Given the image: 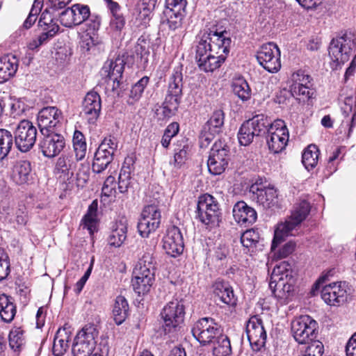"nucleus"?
Wrapping results in <instances>:
<instances>
[{
    "instance_id": "1",
    "label": "nucleus",
    "mask_w": 356,
    "mask_h": 356,
    "mask_svg": "<svg viewBox=\"0 0 356 356\" xmlns=\"http://www.w3.org/2000/svg\"><path fill=\"white\" fill-rule=\"evenodd\" d=\"M231 40L223 32L204 29L198 35L195 58L200 69L213 72L225 61Z\"/></svg>"
},
{
    "instance_id": "31",
    "label": "nucleus",
    "mask_w": 356,
    "mask_h": 356,
    "mask_svg": "<svg viewBox=\"0 0 356 356\" xmlns=\"http://www.w3.org/2000/svg\"><path fill=\"white\" fill-rule=\"evenodd\" d=\"M30 161L19 160L15 162L13 169V179L19 185L27 183L31 177Z\"/></svg>"
},
{
    "instance_id": "12",
    "label": "nucleus",
    "mask_w": 356,
    "mask_h": 356,
    "mask_svg": "<svg viewBox=\"0 0 356 356\" xmlns=\"http://www.w3.org/2000/svg\"><path fill=\"white\" fill-rule=\"evenodd\" d=\"M229 149L222 140L216 141L211 149L207 166L209 172L213 175L222 174L228 165Z\"/></svg>"
},
{
    "instance_id": "34",
    "label": "nucleus",
    "mask_w": 356,
    "mask_h": 356,
    "mask_svg": "<svg viewBox=\"0 0 356 356\" xmlns=\"http://www.w3.org/2000/svg\"><path fill=\"white\" fill-rule=\"evenodd\" d=\"M247 122L257 136L268 133V129L273 124L271 120L263 114L257 115Z\"/></svg>"
},
{
    "instance_id": "45",
    "label": "nucleus",
    "mask_w": 356,
    "mask_h": 356,
    "mask_svg": "<svg viewBox=\"0 0 356 356\" xmlns=\"http://www.w3.org/2000/svg\"><path fill=\"white\" fill-rule=\"evenodd\" d=\"M259 240V233L253 229L246 230L241 236V243L248 252H253V248L258 243Z\"/></svg>"
},
{
    "instance_id": "62",
    "label": "nucleus",
    "mask_w": 356,
    "mask_h": 356,
    "mask_svg": "<svg viewBox=\"0 0 356 356\" xmlns=\"http://www.w3.org/2000/svg\"><path fill=\"white\" fill-rule=\"evenodd\" d=\"M216 135H217V134H213L211 131H205V129L203 127L199 139L200 147L201 148H207Z\"/></svg>"
},
{
    "instance_id": "5",
    "label": "nucleus",
    "mask_w": 356,
    "mask_h": 356,
    "mask_svg": "<svg viewBox=\"0 0 356 356\" xmlns=\"http://www.w3.org/2000/svg\"><path fill=\"white\" fill-rule=\"evenodd\" d=\"M310 209V204L306 200H301L294 206L290 217L284 222L277 225L272 242V249L275 248L284 237L293 235L292 232L305 220L309 213Z\"/></svg>"
},
{
    "instance_id": "4",
    "label": "nucleus",
    "mask_w": 356,
    "mask_h": 356,
    "mask_svg": "<svg viewBox=\"0 0 356 356\" xmlns=\"http://www.w3.org/2000/svg\"><path fill=\"white\" fill-rule=\"evenodd\" d=\"M78 161L72 155H62L57 159L55 170L64 181L83 187L89 179V169L87 165L80 164L76 172Z\"/></svg>"
},
{
    "instance_id": "39",
    "label": "nucleus",
    "mask_w": 356,
    "mask_h": 356,
    "mask_svg": "<svg viewBox=\"0 0 356 356\" xmlns=\"http://www.w3.org/2000/svg\"><path fill=\"white\" fill-rule=\"evenodd\" d=\"M69 336L65 329H59L54 337L53 353L55 356H62L68 348Z\"/></svg>"
},
{
    "instance_id": "33",
    "label": "nucleus",
    "mask_w": 356,
    "mask_h": 356,
    "mask_svg": "<svg viewBox=\"0 0 356 356\" xmlns=\"http://www.w3.org/2000/svg\"><path fill=\"white\" fill-rule=\"evenodd\" d=\"M112 312L117 325H121L126 320L129 314V305L124 296L116 297Z\"/></svg>"
},
{
    "instance_id": "30",
    "label": "nucleus",
    "mask_w": 356,
    "mask_h": 356,
    "mask_svg": "<svg viewBox=\"0 0 356 356\" xmlns=\"http://www.w3.org/2000/svg\"><path fill=\"white\" fill-rule=\"evenodd\" d=\"M17 67L18 60L15 56L7 55L0 58V83L14 76Z\"/></svg>"
},
{
    "instance_id": "17",
    "label": "nucleus",
    "mask_w": 356,
    "mask_h": 356,
    "mask_svg": "<svg viewBox=\"0 0 356 356\" xmlns=\"http://www.w3.org/2000/svg\"><path fill=\"white\" fill-rule=\"evenodd\" d=\"M160 222L161 212L157 207L152 204L145 207L137 225L139 234L143 238L148 237L150 232L159 227Z\"/></svg>"
},
{
    "instance_id": "36",
    "label": "nucleus",
    "mask_w": 356,
    "mask_h": 356,
    "mask_svg": "<svg viewBox=\"0 0 356 356\" xmlns=\"http://www.w3.org/2000/svg\"><path fill=\"white\" fill-rule=\"evenodd\" d=\"M185 11L165 9L162 23L167 24L169 29L175 31L181 26Z\"/></svg>"
},
{
    "instance_id": "23",
    "label": "nucleus",
    "mask_w": 356,
    "mask_h": 356,
    "mask_svg": "<svg viewBox=\"0 0 356 356\" xmlns=\"http://www.w3.org/2000/svg\"><path fill=\"white\" fill-rule=\"evenodd\" d=\"M102 108L101 98L95 91L88 92L82 103V113L90 124H95Z\"/></svg>"
},
{
    "instance_id": "26",
    "label": "nucleus",
    "mask_w": 356,
    "mask_h": 356,
    "mask_svg": "<svg viewBox=\"0 0 356 356\" xmlns=\"http://www.w3.org/2000/svg\"><path fill=\"white\" fill-rule=\"evenodd\" d=\"M232 213L237 223L244 226L253 224L257 218L256 211L243 201H239L234 204Z\"/></svg>"
},
{
    "instance_id": "29",
    "label": "nucleus",
    "mask_w": 356,
    "mask_h": 356,
    "mask_svg": "<svg viewBox=\"0 0 356 356\" xmlns=\"http://www.w3.org/2000/svg\"><path fill=\"white\" fill-rule=\"evenodd\" d=\"M213 293L216 297L226 305H234L236 304L233 289L227 282L222 280H216L213 285Z\"/></svg>"
},
{
    "instance_id": "10",
    "label": "nucleus",
    "mask_w": 356,
    "mask_h": 356,
    "mask_svg": "<svg viewBox=\"0 0 356 356\" xmlns=\"http://www.w3.org/2000/svg\"><path fill=\"white\" fill-rule=\"evenodd\" d=\"M99 331L93 324L85 325L80 330L72 346L74 356H90L95 350Z\"/></svg>"
},
{
    "instance_id": "37",
    "label": "nucleus",
    "mask_w": 356,
    "mask_h": 356,
    "mask_svg": "<svg viewBox=\"0 0 356 356\" xmlns=\"http://www.w3.org/2000/svg\"><path fill=\"white\" fill-rule=\"evenodd\" d=\"M224 121V112L220 109L216 110L212 113L203 127H204L205 131H211L213 134H218L222 131Z\"/></svg>"
},
{
    "instance_id": "60",
    "label": "nucleus",
    "mask_w": 356,
    "mask_h": 356,
    "mask_svg": "<svg viewBox=\"0 0 356 356\" xmlns=\"http://www.w3.org/2000/svg\"><path fill=\"white\" fill-rule=\"evenodd\" d=\"M186 6V0H165V9L185 11Z\"/></svg>"
},
{
    "instance_id": "13",
    "label": "nucleus",
    "mask_w": 356,
    "mask_h": 356,
    "mask_svg": "<svg viewBox=\"0 0 356 356\" xmlns=\"http://www.w3.org/2000/svg\"><path fill=\"white\" fill-rule=\"evenodd\" d=\"M13 135L16 147L22 152H27L35 143L37 129L31 121L23 120L18 123Z\"/></svg>"
},
{
    "instance_id": "11",
    "label": "nucleus",
    "mask_w": 356,
    "mask_h": 356,
    "mask_svg": "<svg viewBox=\"0 0 356 356\" xmlns=\"http://www.w3.org/2000/svg\"><path fill=\"white\" fill-rule=\"evenodd\" d=\"M317 322L308 315L296 318L291 322V333L294 339L300 344L309 343L317 337Z\"/></svg>"
},
{
    "instance_id": "2",
    "label": "nucleus",
    "mask_w": 356,
    "mask_h": 356,
    "mask_svg": "<svg viewBox=\"0 0 356 356\" xmlns=\"http://www.w3.org/2000/svg\"><path fill=\"white\" fill-rule=\"evenodd\" d=\"M182 67L179 65L174 68L170 78L168 89L163 103L155 111L159 120H168L177 111L182 95Z\"/></svg>"
},
{
    "instance_id": "24",
    "label": "nucleus",
    "mask_w": 356,
    "mask_h": 356,
    "mask_svg": "<svg viewBox=\"0 0 356 356\" xmlns=\"http://www.w3.org/2000/svg\"><path fill=\"white\" fill-rule=\"evenodd\" d=\"M250 191L252 192V198L264 209H270L277 205V194L273 187L259 188L257 185H252Z\"/></svg>"
},
{
    "instance_id": "46",
    "label": "nucleus",
    "mask_w": 356,
    "mask_h": 356,
    "mask_svg": "<svg viewBox=\"0 0 356 356\" xmlns=\"http://www.w3.org/2000/svg\"><path fill=\"white\" fill-rule=\"evenodd\" d=\"M213 351L218 356H227L232 353L230 341L227 336L218 334Z\"/></svg>"
},
{
    "instance_id": "19",
    "label": "nucleus",
    "mask_w": 356,
    "mask_h": 356,
    "mask_svg": "<svg viewBox=\"0 0 356 356\" xmlns=\"http://www.w3.org/2000/svg\"><path fill=\"white\" fill-rule=\"evenodd\" d=\"M39 147L42 154L48 158H53L60 154L65 145L64 137L55 131L41 134Z\"/></svg>"
},
{
    "instance_id": "8",
    "label": "nucleus",
    "mask_w": 356,
    "mask_h": 356,
    "mask_svg": "<svg viewBox=\"0 0 356 356\" xmlns=\"http://www.w3.org/2000/svg\"><path fill=\"white\" fill-rule=\"evenodd\" d=\"M197 218L202 223L211 227L218 225L220 210L219 204L213 196L205 193L198 197Z\"/></svg>"
},
{
    "instance_id": "41",
    "label": "nucleus",
    "mask_w": 356,
    "mask_h": 356,
    "mask_svg": "<svg viewBox=\"0 0 356 356\" xmlns=\"http://www.w3.org/2000/svg\"><path fill=\"white\" fill-rule=\"evenodd\" d=\"M232 90L243 102H246L251 98L252 91L248 82L243 78L235 79L232 83Z\"/></svg>"
},
{
    "instance_id": "64",
    "label": "nucleus",
    "mask_w": 356,
    "mask_h": 356,
    "mask_svg": "<svg viewBox=\"0 0 356 356\" xmlns=\"http://www.w3.org/2000/svg\"><path fill=\"white\" fill-rule=\"evenodd\" d=\"M345 351L346 356H356V332L346 343Z\"/></svg>"
},
{
    "instance_id": "6",
    "label": "nucleus",
    "mask_w": 356,
    "mask_h": 356,
    "mask_svg": "<svg viewBox=\"0 0 356 356\" xmlns=\"http://www.w3.org/2000/svg\"><path fill=\"white\" fill-rule=\"evenodd\" d=\"M160 316L165 334L177 332L184 321L185 307L183 302L177 299L170 301L162 309Z\"/></svg>"
},
{
    "instance_id": "16",
    "label": "nucleus",
    "mask_w": 356,
    "mask_h": 356,
    "mask_svg": "<svg viewBox=\"0 0 356 356\" xmlns=\"http://www.w3.org/2000/svg\"><path fill=\"white\" fill-rule=\"evenodd\" d=\"M259 63L268 72H277L281 68L280 51L276 44H263L257 54Z\"/></svg>"
},
{
    "instance_id": "9",
    "label": "nucleus",
    "mask_w": 356,
    "mask_h": 356,
    "mask_svg": "<svg viewBox=\"0 0 356 356\" xmlns=\"http://www.w3.org/2000/svg\"><path fill=\"white\" fill-rule=\"evenodd\" d=\"M355 47L353 39L347 36L333 39L329 46V56L331 59V67L334 70L340 68L347 62Z\"/></svg>"
},
{
    "instance_id": "47",
    "label": "nucleus",
    "mask_w": 356,
    "mask_h": 356,
    "mask_svg": "<svg viewBox=\"0 0 356 356\" xmlns=\"http://www.w3.org/2000/svg\"><path fill=\"white\" fill-rule=\"evenodd\" d=\"M257 136L247 121L244 122L238 132V140L241 145H249Z\"/></svg>"
},
{
    "instance_id": "18",
    "label": "nucleus",
    "mask_w": 356,
    "mask_h": 356,
    "mask_svg": "<svg viewBox=\"0 0 356 356\" xmlns=\"http://www.w3.org/2000/svg\"><path fill=\"white\" fill-rule=\"evenodd\" d=\"M63 119L62 112L55 106L42 108L38 114V125L41 134L55 131L60 127Z\"/></svg>"
},
{
    "instance_id": "43",
    "label": "nucleus",
    "mask_w": 356,
    "mask_h": 356,
    "mask_svg": "<svg viewBox=\"0 0 356 356\" xmlns=\"http://www.w3.org/2000/svg\"><path fill=\"white\" fill-rule=\"evenodd\" d=\"M72 141L76 160H82L86 156L87 149L84 136L76 130L74 133Z\"/></svg>"
},
{
    "instance_id": "25",
    "label": "nucleus",
    "mask_w": 356,
    "mask_h": 356,
    "mask_svg": "<svg viewBox=\"0 0 356 356\" xmlns=\"http://www.w3.org/2000/svg\"><path fill=\"white\" fill-rule=\"evenodd\" d=\"M124 67V61L122 58L118 57L114 60H107L103 67L102 73L113 82L112 90H115L120 86V79Z\"/></svg>"
},
{
    "instance_id": "7",
    "label": "nucleus",
    "mask_w": 356,
    "mask_h": 356,
    "mask_svg": "<svg viewBox=\"0 0 356 356\" xmlns=\"http://www.w3.org/2000/svg\"><path fill=\"white\" fill-rule=\"evenodd\" d=\"M136 270L135 293L140 296L149 291L154 281V266L150 253H145L139 259Z\"/></svg>"
},
{
    "instance_id": "53",
    "label": "nucleus",
    "mask_w": 356,
    "mask_h": 356,
    "mask_svg": "<svg viewBox=\"0 0 356 356\" xmlns=\"http://www.w3.org/2000/svg\"><path fill=\"white\" fill-rule=\"evenodd\" d=\"M309 345L304 351L308 356H322L324 352V346L318 340H309Z\"/></svg>"
},
{
    "instance_id": "38",
    "label": "nucleus",
    "mask_w": 356,
    "mask_h": 356,
    "mask_svg": "<svg viewBox=\"0 0 356 356\" xmlns=\"http://www.w3.org/2000/svg\"><path fill=\"white\" fill-rule=\"evenodd\" d=\"M320 152L315 145H309L303 152L302 163L307 170L314 169L318 164Z\"/></svg>"
},
{
    "instance_id": "49",
    "label": "nucleus",
    "mask_w": 356,
    "mask_h": 356,
    "mask_svg": "<svg viewBox=\"0 0 356 356\" xmlns=\"http://www.w3.org/2000/svg\"><path fill=\"white\" fill-rule=\"evenodd\" d=\"M311 84L307 86H290V92L293 97L299 100L305 101L309 99L314 95V90L311 88Z\"/></svg>"
},
{
    "instance_id": "14",
    "label": "nucleus",
    "mask_w": 356,
    "mask_h": 356,
    "mask_svg": "<svg viewBox=\"0 0 356 356\" xmlns=\"http://www.w3.org/2000/svg\"><path fill=\"white\" fill-rule=\"evenodd\" d=\"M220 332V326L209 317L198 320L192 329L193 337L203 346L212 343Z\"/></svg>"
},
{
    "instance_id": "20",
    "label": "nucleus",
    "mask_w": 356,
    "mask_h": 356,
    "mask_svg": "<svg viewBox=\"0 0 356 356\" xmlns=\"http://www.w3.org/2000/svg\"><path fill=\"white\" fill-rule=\"evenodd\" d=\"M246 334L252 347L259 350L264 346L267 334L262 320L258 316H252L246 325Z\"/></svg>"
},
{
    "instance_id": "54",
    "label": "nucleus",
    "mask_w": 356,
    "mask_h": 356,
    "mask_svg": "<svg viewBox=\"0 0 356 356\" xmlns=\"http://www.w3.org/2000/svg\"><path fill=\"white\" fill-rule=\"evenodd\" d=\"M10 271L9 257L6 252L0 248V281L6 279Z\"/></svg>"
},
{
    "instance_id": "50",
    "label": "nucleus",
    "mask_w": 356,
    "mask_h": 356,
    "mask_svg": "<svg viewBox=\"0 0 356 356\" xmlns=\"http://www.w3.org/2000/svg\"><path fill=\"white\" fill-rule=\"evenodd\" d=\"M8 338L10 348L14 350H18L24 343L23 330L20 327L11 330Z\"/></svg>"
},
{
    "instance_id": "59",
    "label": "nucleus",
    "mask_w": 356,
    "mask_h": 356,
    "mask_svg": "<svg viewBox=\"0 0 356 356\" xmlns=\"http://www.w3.org/2000/svg\"><path fill=\"white\" fill-rule=\"evenodd\" d=\"M86 25L88 26L86 29V32L91 33V34H94V33L97 31L100 26L101 19L99 16L96 15H90L89 18L86 21Z\"/></svg>"
},
{
    "instance_id": "3",
    "label": "nucleus",
    "mask_w": 356,
    "mask_h": 356,
    "mask_svg": "<svg viewBox=\"0 0 356 356\" xmlns=\"http://www.w3.org/2000/svg\"><path fill=\"white\" fill-rule=\"evenodd\" d=\"M269 287L280 305L288 303L293 294L292 270L288 263L282 262L273 268Z\"/></svg>"
},
{
    "instance_id": "40",
    "label": "nucleus",
    "mask_w": 356,
    "mask_h": 356,
    "mask_svg": "<svg viewBox=\"0 0 356 356\" xmlns=\"http://www.w3.org/2000/svg\"><path fill=\"white\" fill-rule=\"evenodd\" d=\"M127 227L120 222L116 223L108 238V243L111 246L120 247L127 238Z\"/></svg>"
},
{
    "instance_id": "51",
    "label": "nucleus",
    "mask_w": 356,
    "mask_h": 356,
    "mask_svg": "<svg viewBox=\"0 0 356 356\" xmlns=\"http://www.w3.org/2000/svg\"><path fill=\"white\" fill-rule=\"evenodd\" d=\"M179 130V125L177 122H172L167 127L161 139V144L163 147H168L172 138L178 134Z\"/></svg>"
},
{
    "instance_id": "15",
    "label": "nucleus",
    "mask_w": 356,
    "mask_h": 356,
    "mask_svg": "<svg viewBox=\"0 0 356 356\" xmlns=\"http://www.w3.org/2000/svg\"><path fill=\"white\" fill-rule=\"evenodd\" d=\"M289 141V131L284 121L277 119L268 129L266 142L269 149L274 154L282 152Z\"/></svg>"
},
{
    "instance_id": "27",
    "label": "nucleus",
    "mask_w": 356,
    "mask_h": 356,
    "mask_svg": "<svg viewBox=\"0 0 356 356\" xmlns=\"http://www.w3.org/2000/svg\"><path fill=\"white\" fill-rule=\"evenodd\" d=\"M135 4V25L141 29L146 28L151 19L154 1L136 0Z\"/></svg>"
},
{
    "instance_id": "21",
    "label": "nucleus",
    "mask_w": 356,
    "mask_h": 356,
    "mask_svg": "<svg viewBox=\"0 0 356 356\" xmlns=\"http://www.w3.org/2000/svg\"><path fill=\"white\" fill-rule=\"evenodd\" d=\"M321 295L326 304L331 306L339 305L347 300V285L342 282L329 284L323 287Z\"/></svg>"
},
{
    "instance_id": "56",
    "label": "nucleus",
    "mask_w": 356,
    "mask_h": 356,
    "mask_svg": "<svg viewBox=\"0 0 356 356\" xmlns=\"http://www.w3.org/2000/svg\"><path fill=\"white\" fill-rule=\"evenodd\" d=\"M118 148V143L115 138H105L104 140L99 145L97 149L102 151L104 153H107L112 156L114 155Z\"/></svg>"
},
{
    "instance_id": "57",
    "label": "nucleus",
    "mask_w": 356,
    "mask_h": 356,
    "mask_svg": "<svg viewBox=\"0 0 356 356\" xmlns=\"http://www.w3.org/2000/svg\"><path fill=\"white\" fill-rule=\"evenodd\" d=\"M115 185V177L112 175L107 177L102 188V195L107 197L115 196L116 193Z\"/></svg>"
},
{
    "instance_id": "35",
    "label": "nucleus",
    "mask_w": 356,
    "mask_h": 356,
    "mask_svg": "<svg viewBox=\"0 0 356 356\" xmlns=\"http://www.w3.org/2000/svg\"><path fill=\"white\" fill-rule=\"evenodd\" d=\"M16 314V307L11 299L5 294L0 296V316L6 322H11Z\"/></svg>"
},
{
    "instance_id": "48",
    "label": "nucleus",
    "mask_w": 356,
    "mask_h": 356,
    "mask_svg": "<svg viewBox=\"0 0 356 356\" xmlns=\"http://www.w3.org/2000/svg\"><path fill=\"white\" fill-rule=\"evenodd\" d=\"M76 26L85 22L90 17V8L87 5L76 3L71 6Z\"/></svg>"
},
{
    "instance_id": "55",
    "label": "nucleus",
    "mask_w": 356,
    "mask_h": 356,
    "mask_svg": "<svg viewBox=\"0 0 356 356\" xmlns=\"http://www.w3.org/2000/svg\"><path fill=\"white\" fill-rule=\"evenodd\" d=\"M59 21L65 27L72 28L76 26L72 7L65 8L59 14Z\"/></svg>"
},
{
    "instance_id": "61",
    "label": "nucleus",
    "mask_w": 356,
    "mask_h": 356,
    "mask_svg": "<svg viewBox=\"0 0 356 356\" xmlns=\"http://www.w3.org/2000/svg\"><path fill=\"white\" fill-rule=\"evenodd\" d=\"M94 258L92 257L89 268L85 272L82 277L76 284L74 290L76 293H79L82 291L86 282L88 280L92 270Z\"/></svg>"
},
{
    "instance_id": "32",
    "label": "nucleus",
    "mask_w": 356,
    "mask_h": 356,
    "mask_svg": "<svg viewBox=\"0 0 356 356\" xmlns=\"http://www.w3.org/2000/svg\"><path fill=\"white\" fill-rule=\"evenodd\" d=\"M98 203L97 200H94L89 205L87 213L84 215L81 220V226L83 229H86L90 235L97 232Z\"/></svg>"
},
{
    "instance_id": "63",
    "label": "nucleus",
    "mask_w": 356,
    "mask_h": 356,
    "mask_svg": "<svg viewBox=\"0 0 356 356\" xmlns=\"http://www.w3.org/2000/svg\"><path fill=\"white\" fill-rule=\"evenodd\" d=\"M149 78L145 76L135 83V100L141 97L142 93L149 83Z\"/></svg>"
},
{
    "instance_id": "52",
    "label": "nucleus",
    "mask_w": 356,
    "mask_h": 356,
    "mask_svg": "<svg viewBox=\"0 0 356 356\" xmlns=\"http://www.w3.org/2000/svg\"><path fill=\"white\" fill-rule=\"evenodd\" d=\"M292 84L291 86H307L311 84V76L304 71L298 70L291 75Z\"/></svg>"
},
{
    "instance_id": "22",
    "label": "nucleus",
    "mask_w": 356,
    "mask_h": 356,
    "mask_svg": "<svg viewBox=\"0 0 356 356\" xmlns=\"http://www.w3.org/2000/svg\"><path fill=\"white\" fill-rule=\"evenodd\" d=\"M163 248L165 252L172 257H176L183 252L184 238L177 227L172 226L168 229L167 234L163 239Z\"/></svg>"
},
{
    "instance_id": "42",
    "label": "nucleus",
    "mask_w": 356,
    "mask_h": 356,
    "mask_svg": "<svg viewBox=\"0 0 356 356\" xmlns=\"http://www.w3.org/2000/svg\"><path fill=\"white\" fill-rule=\"evenodd\" d=\"M113 156L111 154L104 153L102 151L97 149L92 165L93 172L100 173L104 171L111 163Z\"/></svg>"
},
{
    "instance_id": "58",
    "label": "nucleus",
    "mask_w": 356,
    "mask_h": 356,
    "mask_svg": "<svg viewBox=\"0 0 356 356\" xmlns=\"http://www.w3.org/2000/svg\"><path fill=\"white\" fill-rule=\"evenodd\" d=\"M80 47L83 51H88L91 48L95 47V42L91 33L86 32L81 37Z\"/></svg>"
},
{
    "instance_id": "28",
    "label": "nucleus",
    "mask_w": 356,
    "mask_h": 356,
    "mask_svg": "<svg viewBox=\"0 0 356 356\" xmlns=\"http://www.w3.org/2000/svg\"><path fill=\"white\" fill-rule=\"evenodd\" d=\"M134 172V156H127L122 163L119 175L118 188L120 193H127L133 188L134 181L132 174Z\"/></svg>"
},
{
    "instance_id": "44",
    "label": "nucleus",
    "mask_w": 356,
    "mask_h": 356,
    "mask_svg": "<svg viewBox=\"0 0 356 356\" xmlns=\"http://www.w3.org/2000/svg\"><path fill=\"white\" fill-rule=\"evenodd\" d=\"M13 135L4 129H0V160L4 159L13 147Z\"/></svg>"
}]
</instances>
